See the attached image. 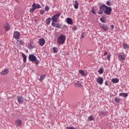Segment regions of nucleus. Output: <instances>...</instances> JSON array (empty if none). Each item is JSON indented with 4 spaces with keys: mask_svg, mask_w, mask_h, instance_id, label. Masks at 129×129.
Wrapping results in <instances>:
<instances>
[{
    "mask_svg": "<svg viewBox=\"0 0 129 129\" xmlns=\"http://www.w3.org/2000/svg\"><path fill=\"white\" fill-rule=\"evenodd\" d=\"M34 11H36V9H35V6L34 5H32V8L30 9V13H33V12H34Z\"/></svg>",
    "mask_w": 129,
    "mask_h": 129,
    "instance_id": "obj_24",
    "label": "nucleus"
},
{
    "mask_svg": "<svg viewBox=\"0 0 129 129\" xmlns=\"http://www.w3.org/2000/svg\"><path fill=\"white\" fill-rule=\"evenodd\" d=\"M98 73L99 74H102L103 73V70L102 69H100L98 70Z\"/></svg>",
    "mask_w": 129,
    "mask_h": 129,
    "instance_id": "obj_36",
    "label": "nucleus"
},
{
    "mask_svg": "<svg viewBox=\"0 0 129 129\" xmlns=\"http://www.w3.org/2000/svg\"><path fill=\"white\" fill-rule=\"evenodd\" d=\"M107 55V52L106 51H105L104 53V56H106Z\"/></svg>",
    "mask_w": 129,
    "mask_h": 129,
    "instance_id": "obj_45",
    "label": "nucleus"
},
{
    "mask_svg": "<svg viewBox=\"0 0 129 129\" xmlns=\"http://www.w3.org/2000/svg\"><path fill=\"white\" fill-rule=\"evenodd\" d=\"M89 120H90V121L94 120V118H93V116H90L89 117Z\"/></svg>",
    "mask_w": 129,
    "mask_h": 129,
    "instance_id": "obj_35",
    "label": "nucleus"
},
{
    "mask_svg": "<svg viewBox=\"0 0 129 129\" xmlns=\"http://www.w3.org/2000/svg\"><path fill=\"white\" fill-rule=\"evenodd\" d=\"M55 28H57L58 29H61V28H62V25H61L59 24H56V26Z\"/></svg>",
    "mask_w": 129,
    "mask_h": 129,
    "instance_id": "obj_34",
    "label": "nucleus"
},
{
    "mask_svg": "<svg viewBox=\"0 0 129 129\" xmlns=\"http://www.w3.org/2000/svg\"><path fill=\"white\" fill-rule=\"evenodd\" d=\"M103 12H104V6H103V5H102L100 7L99 11L98 12V14L102 15V14H103Z\"/></svg>",
    "mask_w": 129,
    "mask_h": 129,
    "instance_id": "obj_6",
    "label": "nucleus"
},
{
    "mask_svg": "<svg viewBox=\"0 0 129 129\" xmlns=\"http://www.w3.org/2000/svg\"><path fill=\"white\" fill-rule=\"evenodd\" d=\"M107 59H108V61L110 60V54H109L107 56Z\"/></svg>",
    "mask_w": 129,
    "mask_h": 129,
    "instance_id": "obj_42",
    "label": "nucleus"
},
{
    "mask_svg": "<svg viewBox=\"0 0 129 129\" xmlns=\"http://www.w3.org/2000/svg\"><path fill=\"white\" fill-rule=\"evenodd\" d=\"M28 48L30 50H32V49H33V48H34V47H33V45H32V43L31 42H30L28 43Z\"/></svg>",
    "mask_w": 129,
    "mask_h": 129,
    "instance_id": "obj_25",
    "label": "nucleus"
},
{
    "mask_svg": "<svg viewBox=\"0 0 129 129\" xmlns=\"http://www.w3.org/2000/svg\"><path fill=\"white\" fill-rule=\"evenodd\" d=\"M32 6H34L35 10H37V9H41V8H42V6H41V5L38 4H36L34 3L32 4Z\"/></svg>",
    "mask_w": 129,
    "mask_h": 129,
    "instance_id": "obj_15",
    "label": "nucleus"
},
{
    "mask_svg": "<svg viewBox=\"0 0 129 129\" xmlns=\"http://www.w3.org/2000/svg\"><path fill=\"white\" fill-rule=\"evenodd\" d=\"M17 44H18V45H20V46H22L24 44V41L22 40H17Z\"/></svg>",
    "mask_w": 129,
    "mask_h": 129,
    "instance_id": "obj_19",
    "label": "nucleus"
},
{
    "mask_svg": "<svg viewBox=\"0 0 129 129\" xmlns=\"http://www.w3.org/2000/svg\"><path fill=\"white\" fill-rule=\"evenodd\" d=\"M119 96H122V97H127L128 96V94L126 93H120L119 94Z\"/></svg>",
    "mask_w": 129,
    "mask_h": 129,
    "instance_id": "obj_18",
    "label": "nucleus"
},
{
    "mask_svg": "<svg viewBox=\"0 0 129 129\" xmlns=\"http://www.w3.org/2000/svg\"><path fill=\"white\" fill-rule=\"evenodd\" d=\"M100 20L102 23H105V19H104V17L101 18Z\"/></svg>",
    "mask_w": 129,
    "mask_h": 129,
    "instance_id": "obj_33",
    "label": "nucleus"
},
{
    "mask_svg": "<svg viewBox=\"0 0 129 129\" xmlns=\"http://www.w3.org/2000/svg\"><path fill=\"white\" fill-rule=\"evenodd\" d=\"M44 13H45V11H44V10H41L40 12V15H43V14H44Z\"/></svg>",
    "mask_w": 129,
    "mask_h": 129,
    "instance_id": "obj_41",
    "label": "nucleus"
},
{
    "mask_svg": "<svg viewBox=\"0 0 129 129\" xmlns=\"http://www.w3.org/2000/svg\"><path fill=\"white\" fill-rule=\"evenodd\" d=\"M106 5H107V6H111V3L110 2H109V1H107V2H106Z\"/></svg>",
    "mask_w": 129,
    "mask_h": 129,
    "instance_id": "obj_38",
    "label": "nucleus"
},
{
    "mask_svg": "<svg viewBox=\"0 0 129 129\" xmlns=\"http://www.w3.org/2000/svg\"><path fill=\"white\" fill-rule=\"evenodd\" d=\"M22 120L17 119L15 121V124L17 127H18V126H21V125H22Z\"/></svg>",
    "mask_w": 129,
    "mask_h": 129,
    "instance_id": "obj_9",
    "label": "nucleus"
},
{
    "mask_svg": "<svg viewBox=\"0 0 129 129\" xmlns=\"http://www.w3.org/2000/svg\"><path fill=\"white\" fill-rule=\"evenodd\" d=\"M111 81L113 82V83H118V82L119 81V80L117 78H114L112 79Z\"/></svg>",
    "mask_w": 129,
    "mask_h": 129,
    "instance_id": "obj_22",
    "label": "nucleus"
},
{
    "mask_svg": "<svg viewBox=\"0 0 129 129\" xmlns=\"http://www.w3.org/2000/svg\"><path fill=\"white\" fill-rule=\"evenodd\" d=\"M104 6V14H106L108 16H110L111 15V11L112 9L110 7H108L105 5H103Z\"/></svg>",
    "mask_w": 129,
    "mask_h": 129,
    "instance_id": "obj_1",
    "label": "nucleus"
},
{
    "mask_svg": "<svg viewBox=\"0 0 129 129\" xmlns=\"http://www.w3.org/2000/svg\"><path fill=\"white\" fill-rule=\"evenodd\" d=\"M105 85H106L107 86H108V83H107V82H105Z\"/></svg>",
    "mask_w": 129,
    "mask_h": 129,
    "instance_id": "obj_46",
    "label": "nucleus"
},
{
    "mask_svg": "<svg viewBox=\"0 0 129 129\" xmlns=\"http://www.w3.org/2000/svg\"><path fill=\"white\" fill-rule=\"evenodd\" d=\"M53 53H57V52H58V49H57V47H53Z\"/></svg>",
    "mask_w": 129,
    "mask_h": 129,
    "instance_id": "obj_32",
    "label": "nucleus"
},
{
    "mask_svg": "<svg viewBox=\"0 0 129 129\" xmlns=\"http://www.w3.org/2000/svg\"><path fill=\"white\" fill-rule=\"evenodd\" d=\"M17 101L19 103H21V104H23V102H24V97H21L20 96H18Z\"/></svg>",
    "mask_w": 129,
    "mask_h": 129,
    "instance_id": "obj_12",
    "label": "nucleus"
},
{
    "mask_svg": "<svg viewBox=\"0 0 129 129\" xmlns=\"http://www.w3.org/2000/svg\"><path fill=\"white\" fill-rule=\"evenodd\" d=\"M72 30H73V31H76V30H77V27H76V26H74L72 28Z\"/></svg>",
    "mask_w": 129,
    "mask_h": 129,
    "instance_id": "obj_39",
    "label": "nucleus"
},
{
    "mask_svg": "<svg viewBox=\"0 0 129 129\" xmlns=\"http://www.w3.org/2000/svg\"><path fill=\"white\" fill-rule=\"evenodd\" d=\"M67 24H69V25H72V24H73V21L71 18H68L67 19Z\"/></svg>",
    "mask_w": 129,
    "mask_h": 129,
    "instance_id": "obj_16",
    "label": "nucleus"
},
{
    "mask_svg": "<svg viewBox=\"0 0 129 129\" xmlns=\"http://www.w3.org/2000/svg\"><path fill=\"white\" fill-rule=\"evenodd\" d=\"M45 39L44 38H40L39 40V45L41 47H43V45H45Z\"/></svg>",
    "mask_w": 129,
    "mask_h": 129,
    "instance_id": "obj_7",
    "label": "nucleus"
},
{
    "mask_svg": "<svg viewBox=\"0 0 129 129\" xmlns=\"http://www.w3.org/2000/svg\"><path fill=\"white\" fill-rule=\"evenodd\" d=\"M34 62H35V63L36 64V65H38V64H39L38 61H37V60L35 61H34Z\"/></svg>",
    "mask_w": 129,
    "mask_h": 129,
    "instance_id": "obj_47",
    "label": "nucleus"
},
{
    "mask_svg": "<svg viewBox=\"0 0 129 129\" xmlns=\"http://www.w3.org/2000/svg\"><path fill=\"white\" fill-rule=\"evenodd\" d=\"M83 38H84V35L82 34L81 36V39H83Z\"/></svg>",
    "mask_w": 129,
    "mask_h": 129,
    "instance_id": "obj_44",
    "label": "nucleus"
},
{
    "mask_svg": "<svg viewBox=\"0 0 129 129\" xmlns=\"http://www.w3.org/2000/svg\"><path fill=\"white\" fill-rule=\"evenodd\" d=\"M21 55L23 58V62L26 63L27 62V56L24 53H21Z\"/></svg>",
    "mask_w": 129,
    "mask_h": 129,
    "instance_id": "obj_17",
    "label": "nucleus"
},
{
    "mask_svg": "<svg viewBox=\"0 0 129 129\" xmlns=\"http://www.w3.org/2000/svg\"><path fill=\"white\" fill-rule=\"evenodd\" d=\"M96 81L98 84L102 85V83H103V78L102 77H99L96 79Z\"/></svg>",
    "mask_w": 129,
    "mask_h": 129,
    "instance_id": "obj_8",
    "label": "nucleus"
},
{
    "mask_svg": "<svg viewBox=\"0 0 129 129\" xmlns=\"http://www.w3.org/2000/svg\"><path fill=\"white\" fill-rule=\"evenodd\" d=\"M111 29H114V26L113 25H111L110 26Z\"/></svg>",
    "mask_w": 129,
    "mask_h": 129,
    "instance_id": "obj_43",
    "label": "nucleus"
},
{
    "mask_svg": "<svg viewBox=\"0 0 129 129\" xmlns=\"http://www.w3.org/2000/svg\"><path fill=\"white\" fill-rule=\"evenodd\" d=\"M45 77H46V76H45V75H41L40 77L39 81H43V80L45 79Z\"/></svg>",
    "mask_w": 129,
    "mask_h": 129,
    "instance_id": "obj_28",
    "label": "nucleus"
},
{
    "mask_svg": "<svg viewBox=\"0 0 129 129\" xmlns=\"http://www.w3.org/2000/svg\"><path fill=\"white\" fill-rule=\"evenodd\" d=\"M99 115H106V112L105 111H100L99 113Z\"/></svg>",
    "mask_w": 129,
    "mask_h": 129,
    "instance_id": "obj_29",
    "label": "nucleus"
},
{
    "mask_svg": "<svg viewBox=\"0 0 129 129\" xmlns=\"http://www.w3.org/2000/svg\"><path fill=\"white\" fill-rule=\"evenodd\" d=\"M28 59L31 62H35L37 61V57L33 54H30L28 56Z\"/></svg>",
    "mask_w": 129,
    "mask_h": 129,
    "instance_id": "obj_4",
    "label": "nucleus"
},
{
    "mask_svg": "<svg viewBox=\"0 0 129 129\" xmlns=\"http://www.w3.org/2000/svg\"><path fill=\"white\" fill-rule=\"evenodd\" d=\"M4 28L6 31H9L11 29V25L9 24V23H6L4 25Z\"/></svg>",
    "mask_w": 129,
    "mask_h": 129,
    "instance_id": "obj_10",
    "label": "nucleus"
},
{
    "mask_svg": "<svg viewBox=\"0 0 129 129\" xmlns=\"http://www.w3.org/2000/svg\"><path fill=\"white\" fill-rule=\"evenodd\" d=\"M75 86H76V87H80L82 86V85L81 84L80 82L78 81L75 83Z\"/></svg>",
    "mask_w": 129,
    "mask_h": 129,
    "instance_id": "obj_20",
    "label": "nucleus"
},
{
    "mask_svg": "<svg viewBox=\"0 0 129 129\" xmlns=\"http://www.w3.org/2000/svg\"><path fill=\"white\" fill-rule=\"evenodd\" d=\"M75 4L74 5V8H75V9H78L79 4L78 3V1H75Z\"/></svg>",
    "mask_w": 129,
    "mask_h": 129,
    "instance_id": "obj_21",
    "label": "nucleus"
},
{
    "mask_svg": "<svg viewBox=\"0 0 129 129\" xmlns=\"http://www.w3.org/2000/svg\"><path fill=\"white\" fill-rule=\"evenodd\" d=\"M66 40V36L63 34H61L57 39L58 44H64Z\"/></svg>",
    "mask_w": 129,
    "mask_h": 129,
    "instance_id": "obj_2",
    "label": "nucleus"
},
{
    "mask_svg": "<svg viewBox=\"0 0 129 129\" xmlns=\"http://www.w3.org/2000/svg\"><path fill=\"white\" fill-rule=\"evenodd\" d=\"M46 25H50V23H51V18L49 17L46 20Z\"/></svg>",
    "mask_w": 129,
    "mask_h": 129,
    "instance_id": "obj_23",
    "label": "nucleus"
},
{
    "mask_svg": "<svg viewBox=\"0 0 129 129\" xmlns=\"http://www.w3.org/2000/svg\"><path fill=\"white\" fill-rule=\"evenodd\" d=\"M60 16H61L60 13H57L54 15L51 18V20H52V22H53V23H57V22H58V20H59V17H60Z\"/></svg>",
    "mask_w": 129,
    "mask_h": 129,
    "instance_id": "obj_3",
    "label": "nucleus"
},
{
    "mask_svg": "<svg viewBox=\"0 0 129 129\" xmlns=\"http://www.w3.org/2000/svg\"><path fill=\"white\" fill-rule=\"evenodd\" d=\"M13 37L16 40H19L20 39V37H21V33L18 31H15L14 33Z\"/></svg>",
    "mask_w": 129,
    "mask_h": 129,
    "instance_id": "obj_5",
    "label": "nucleus"
},
{
    "mask_svg": "<svg viewBox=\"0 0 129 129\" xmlns=\"http://www.w3.org/2000/svg\"><path fill=\"white\" fill-rule=\"evenodd\" d=\"M8 74H9V70L8 69H4L1 73V75H3V76L7 75Z\"/></svg>",
    "mask_w": 129,
    "mask_h": 129,
    "instance_id": "obj_11",
    "label": "nucleus"
},
{
    "mask_svg": "<svg viewBox=\"0 0 129 129\" xmlns=\"http://www.w3.org/2000/svg\"><path fill=\"white\" fill-rule=\"evenodd\" d=\"M114 101L117 103H118V102H119V101H120V99L117 97H115L114 98Z\"/></svg>",
    "mask_w": 129,
    "mask_h": 129,
    "instance_id": "obj_30",
    "label": "nucleus"
},
{
    "mask_svg": "<svg viewBox=\"0 0 129 129\" xmlns=\"http://www.w3.org/2000/svg\"><path fill=\"white\" fill-rule=\"evenodd\" d=\"M79 73L80 74H81V75H85V72H84V71L82 70H80L79 71Z\"/></svg>",
    "mask_w": 129,
    "mask_h": 129,
    "instance_id": "obj_26",
    "label": "nucleus"
},
{
    "mask_svg": "<svg viewBox=\"0 0 129 129\" xmlns=\"http://www.w3.org/2000/svg\"><path fill=\"white\" fill-rule=\"evenodd\" d=\"M100 27V28H101V29H103L105 31H108L109 29V28H108V26H107V25H101Z\"/></svg>",
    "mask_w": 129,
    "mask_h": 129,
    "instance_id": "obj_14",
    "label": "nucleus"
},
{
    "mask_svg": "<svg viewBox=\"0 0 129 129\" xmlns=\"http://www.w3.org/2000/svg\"><path fill=\"white\" fill-rule=\"evenodd\" d=\"M123 48L124 49H128L129 48V46L126 43H123Z\"/></svg>",
    "mask_w": 129,
    "mask_h": 129,
    "instance_id": "obj_27",
    "label": "nucleus"
},
{
    "mask_svg": "<svg viewBox=\"0 0 129 129\" xmlns=\"http://www.w3.org/2000/svg\"><path fill=\"white\" fill-rule=\"evenodd\" d=\"M49 7H48V6H45V11L47 12V11H48V10H49Z\"/></svg>",
    "mask_w": 129,
    "mask_h": 129,
    "instance_id": "obj_40",
    "label": "nucleus"
},
{
    "mask_svg": "<svg viewBox=\"0 0 129 129\" xmlns=\"http://www.w3.org/2000/svg\"><path fill=\"white\" fill-rule=\"evenodd\" d=\"M118 57L121 61H124V60H125V54L122 55L119 54H118Z\"/></svg>",
    "mask_w": 129,
    "mask_h": 129,
    "instance_id": "obj_13",
    "label": "nucleus"
},
{
    "mask_svg": "<svg viewBox=\"0 0 129 129\" xmlns=\"http://www.w3.org/2000/svg\"><path fill=\"white\" fill-rule=\"evenodd\" d=\"M57 24H58V23H56V22H52L51 23V26H52V27H54L55 28H56V27Z\"/></svg>",
    "mask_w": 129,
    "mask_h": 129,
    "instance_id": "obj_31",
    "label": "nucleus"
},
{
    "mask_svg": "<svg viewBox=\"0 0 129 129\" xmlns=\"http://www.w3.org/2000/svg\"><path fill=\"white\" fill-rule=\"evenodd\" d=\"M91 13L94 15H95V14H96V12H95V9H92Z\"/></svg>",
    "mask_w": 129,
    "mask_h": 129,
    "instance_id": "obj_37",
    "label": "nucleus"
}]
</instances>
